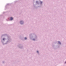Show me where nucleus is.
<instances>
[{
  "label": "nucleus",
  "mask_w": 66,
  "mask_h": 66,
  "mask_svg": "<svg viewBox=\"0 0 66 66\" xmlns=\"http://www.w3.org/2000/svg\"><path fill=\"white\" fill-rule=\"evenodd\" d=\"M13 18L11 17L10 18V20H13Z\"/></svg>",
  "instance_id": "nucleus-1"
},
{
  "label": "nucleus",
  "mask_w": 66,
  "mask_h": 66,
  "mask_svg": "<svg viewBox=\"0 0 66 66\" xmlns=\"http://www.w3.org/2000/svg\"><path fill=\"white\" fill-rule=\"evenodd\" d=\"M58 44H61V42H58Z\"/></svg>",
  "instance_id": "nucleus-2"
},
{
  "label": "nucleus",
  "mask_w": 66,
  "mask_h": 66,
  "mask_svg": "<svg viewBox=\"0 0 66 66\" xmlns=\"http://www.w3.org/2000/svg\"><path fill=\"white\" fill-rule=\"evenodd\" d=\"M25 39H27V38L26 37L25 38Z\"/></svg>",
  "instance_id": "nucleus-3"
},
{
  "label": "nucleus",
  "mask_w": 66,
  "mask_h": 66,
  "mask_svg": "<svg viewBox=\"0 0 66 66\" xmlns=\"http://www.w3.org/2000/svg\"><path fill=\"white\" fill-rule=\"evenodd\" d=\"M37 53H38V51H37Z\"/></svg>",
  "instance_id": "nucleus-4"
},
{
  "label": "nucleus",
  "mask_w": 66,
  "mask_h": 66,
  "mask_svg": "<svg viewBox=\"0 0 66 66\" xmlns=\"http://www.w3.org/2000/svg\"><path fill=\"white\" fill-rule=\"evenodd\" d=\"M21 22H22V21H21L20 22H21Z\"/></svg>",
  "instance_id": "nucleus-5"
},
{
  "label": "nucleus",
  "mask_w": 66,
  "mask_h": 66,
  "mask_svg": "<svg viewBox=\"0 0 66 66\" xmlns=\"http://www.w3.org/2000/svg\"><path fill=\"white\" fill-rule=\"evenodd\" d=\"M3 40H4V38H3Z\"/></svg>",
  "instance_id": "nucleus-6"
},
{
  "label": "nucleus",
  "mask_w": 66,
  "mask_h": 66,
  "mask_svg": "<svg viewBox=\"0 0 66 66\" xmlns=\"http://www.w3.org/2000/svg\"><path fill=\"white\" fill-rule=\"evenodd\" d=\"M34 40H35V39H33Z\"/></svg>",
  "instance_id": "nucleus-7"
},
{
  "label": "nucleus",
  "mask_w": 66,
  "mask_h": 66,
  "mask_svg": "<svg viewBox=\"0 0 66 66\" xmlns=\"http://www.w3.org/2000/svg\"><path fill=\"white\" fill-rule=\"evenodd\" d=\"M36 3H37V1L36 2Z\"/></svg>",
  "instance_id": "nucleus-8"
},
{
  "label": "nucleus",
  "mask_w": 66,
  "mask_h": 66,
  "mask_svg": "<svg viewBox=\"0 0 66 66\" xmlns=\"http://www.w3.org/2000/svg\"><path fill=\"white\" fill-rule=\"evenodd\" d=\"M41 3H42V2H41Z\"/></svg>",
  "instance_id": "nucleus-9"
}]
</instances>
